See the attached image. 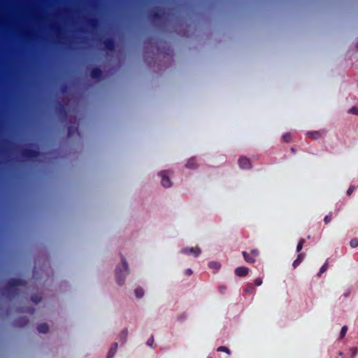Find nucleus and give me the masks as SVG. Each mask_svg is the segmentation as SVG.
<instances>
[{"label": "nucleus", "instance_id": "nucleus-1", "mask_svg": "<svg viewBox=\"0 0 358 358\" xmlns=\"http://www.w3.org/2000/svg\"><path fill=\"white\" fill-rule=\"evenodd\" d=\"M27 285V282L20 278H10L8 280L6 283V286L4 288V294L9 298V299H12L18 295V289L19 286H25Z\"/></svg>", "mask_w": 358, "mask_h": 358}, {"label": "nucleus", "instance_id": "nucleus-2", "mask_svg": "<svg viewBox=\"0 0 358 358\" xmlns=\"http://www.w3.org/2000/svg\"><path fill=\"white\" fill-rule=\"evenodd\" d=\"M122 267L117 266L115 269L116 281L119 285H122L124 282V279L129 273V266L126 259L122 257Z\"/></svg>", "mask_w": 358, "mask_h": 358}, {"label": "nucleus", "instance_id": "nucleus-3", "mask_svg": "<svg viewBox=\"0 0 358 358\" xmlns=\"http://www.w3.org/2000/svg\"><path fill=\"white\" fill-rule=\"evenodd\" d=\"M20 155L25 159H34L40 156V152L38 150L23 148L20 151Z\"/></svg>", "mask_w": 358, "mask_h": 358}, {"label": "nucleus", "instance_id": "nucleus-4", "mask_svg": "<svg viewBox=\"0 0 358 358\" xmlns=\"http://www.w3.org/2000/svg\"><path fill=\"white\" fill-rule=\"evenodd\" d=\"M259 252L257 249H253L250 253L243 251L242 255L245 261L250 264H253L256 262V258L258 257Z\"/></svg>", "mask_w": 358, "mask_h": 358}, {"label": "nucleus", "instance_id": "nucleus-5", "mask_svg": "<svg viewBox=\"0 0 358 358\" xmlns=\"http://www.w3.org/2000/svg\"><path fill=\"white\" fill-rule=\"evenodd\" d=\"M180 253L186 255H193L195 257H197L201 254V250L199 247H191V248H182L180 251Z\"/></svg>", "mask_w": 358, "mask_h": 358}, {"label": "nucleus", "instance_id": "nucleus-6", "mask_svg": "<svg viewBox=\"0 0 358 358\" xmlns=\"http://www.w3.org/2000/svg\"><path fill=\"white\" fill-rule=\"evenodd\" d=\"M159 175L162 177L161 183L164 187L168 188L171 187L172 182L168 176L167 171H162L159 172Z\"/></svg>", "mask_w": 358, "mask_h": 358}, {"label": "nucleus", "instance_id": "nucleus-7", "mask_svg": "<svg viewBox=\"0 0 358 358\" xmlns=\"http://www.w3.org/2000/svg\"><path fill=\"white\" fill-rule=\"evenodd\" d=\"M56 113L63 120H65L67 116L66 110L63 104L58 102L55 107Z\"/></svg>", "mask_w": 358, "mask_h": 358}, {"label": "nucleus", "instance_id": "nucleus-8", "mask_svg": "<svg viewBox=\"0 0 358 358\" xmlns=\"http://www.w3.org/2000/svg\"><path fill=\"white\" fill-rule=\"evenodd\" d=\"M102 43L105 49L107 50L113 51L115 50V41L111 37L105 38L102 41Z\"/></svg>", "mask_w": 358, "mask_h": 358}, {"label": "nucleus", "instance_id": "nucleus-9", "mask_svg": "<svg viewBox=\"0 0 358 358\" xmlns=\"http://www.w3.org/2000/svg\"><path fill=\"white\" fill-rule=\"evenodd\" d=\"M238 164L242 169H249L251 168L250 160L245 157H241L238 159Z\"/></svg>", "mask_w": 358, "mask_h": 358}, {"label": "nucleus", "instance_id": "nucleus-10", "mask_svg": "<svg viewBox=\"0 0 358 358\" xmlns=\"http://www.w3.org/2000/svg\"><path fill=\"white\" fill-rule=\"evenodd\" d=\"M13 323L15 327H24L28 324L29 319L25 316L19 317L14 320Z\"/></svg>", "mask_w": 358, "mask_h": 358}, {"label": "nucleus", "instance_id": "nucleus-11", "mask_svg": "<svg viewBox=\"0 0 358 358\" xmlns=\"http://www.w3.org/2000/svg\"><path fill=\"white\" fill-rule=\"evenodd\" d=\"M103 72L99 67H94L90 72V76L93 79L100 80L102 78Z\"/></svg>", "mask_w": 358, "mask_h": 358}, {"label": "nucleus", "instance_id": "nucleus-12", "mask_svg": "<svg viewBox=\"0 0 358 358\" xmlns=\"http://www.w3.org/2000/svg\"><path fill=\"white\" fill-rule=\"evenodd\" d=\"M234 273L238 277H245L249 273V268L245 266H240L235 269Z\"/></svg>", "mask_w": 358, "mask_h": 358}, {"label": "nucleus", "instance_id": "nucleus-13", "mask_svg": "<svg viewBox=\"0 0 358 358\" xmlns=\"http://www.w3.org/2000/svg\"><path fill=\"white\" fill-rule=\"evenodd\" d=\"M149 18L153 21L160 20L162 18V13L157 10H151L149 13Z\"/></svg>", "mask_w": 358, "mask_h": 358}, {"label": "nucleus", "instance_id": "nucleus-14", "mask_svg": "<svg viewBox=\"0 0 358 358\" xmlns=\"http://www.w3.org/2000/svg\"><path fill=\"white\" fill-rule=\"evenodd\" d=\"M117 343H113L109 350V352L108 353L107 358H113L117 352Z\"/></svg>", "mask_w": 358, "mask_h": 358}, {"label": "nucleus", "instance_id": "nucleus-15", "mask_svg": "<svg viewBox=\"0 0 358 358\" xmlns=\"http://www.w3.org/2000/svg\"><path fill=\"white\" fill-rule=\"evenodd\" d=\"M187 169H194L197 168L196 160L194 157L190 158L186 164Z\"/></svg>", "mask_w": 358, "mask_h": 358}, {"label": "nucleus", "instance_id": "nucleus-16", "mask_svg": "<svg viewBox=\"0 0 358 358\" xmlns=\"http://www.w3.org/2000/svg\"><path fill=\"white\" fill-rule=\"evenodd\" d=\"M37 330L40 333L45 334L49 330V327L47 323H41L38 325Z\"/></svg>", "mask_w": 358, "mask_h": 358}, {"label": "nucleus", "instance_id": "nucleus-17", "mask_svg": "<svg viewBox=\"0 0 358 358\" xmlns=\"http://www.w3.org/2000/svg\"><path fill=\"white\" fill-rule=\"evenodd\" d=\"M307 134L314 139H318L320 137H322L323 134H324V132L315 131H310Z\"/></svg>", "mask_w": 358, "mask_h": 358}, {"label": "nucleus", "instance_id": "nucleus-18", "mask_svg": "<svg viewBox=\"0 0 358 358\" xmlns=\"http://www.w3.org/2000/svg\"><path fill=\"white\" fill-rule=\"evenodd\" d=\"M128 329H124L120 334V341L122 342V343H124L127 341V336H128Z\"/></svg>", "mask_w": 358, "mask_h": 358}, {"label": "nucleus", "instance_id": "nucleus-19", "mask_svg": "<svg viewBox=\"0 0 358 358\" xmlns=\"http://www.w3.org/2000/svg\"><path fill=\"white\" fill-rule=\"evenodd\" d=\"M76 133H78V129L77 127H73L72 126H69L68 127L67 134L69 137L73 136Z\"/></svg>", "mask_w": 358, "mask_h": 358}, {"label": "nucleus", "instance_id": "nucleus-20", "mask_svg": "<svg viewBox=\"0 0 358 358\" xmlns=\"http://www.w3.org/2000/svg\"><path fill=\"white\" fill-rule=\"evenodd\" d=\"M244 292L246 294H252L255 293V289L254 288V286L252 284H248L247 285L246 287L244 289Z\"/></svg>", "mask_w": 358, "mask_h": 358}, {"label": "nucleus", "instance_id": "nucleus-21", "mask_svg": "<svg viewBox=\"0 0 358 358\" xmlns=\"http://www.w3.org/2000/svg\"><path fill=\"white\" fill-rule=\"evenodd\" d=\"M135 295L137 298L141 299L144 295V290L141 287H137L135 291Z\"/></svg>", "mask_w": 358, "mask_h": 358}, {"label": "nucleus", "instance_id": "nucleus-22", "mask_svg": "<svg viewBox=\"0 0 358 358\" xmlns=\"http://www.w3.org/2000/svg\"><path fill=\"white\" fill-rule=\"evenodd\" d=\"M87 24L90 25L92 27H95L98 24V20L96 18H90L87 21Z\"/></svg>", "mask_w": 358, "mask_h": 358}, {"label": "nucleus", "instance_id": "nucleus-23", "mask_svg": "<svg viewBox=\"0 0 358 358\" xmlns=\"http://www.w3.org/2000/svg\"><path fill=\"white\" fill-rule=\"evenodd\" d=\"M306 241L304 238H301L297 244L296 246V252H300V251L302 250L303 246L305 243Z\"/></svg>", "mask_w": 358, "mask_h": 358}, {"label": "nucleus", "instance_id": "nucleus-24", "mask_svg": "<svg viewBox=\"0 0 358 358\" xmlns=\"http://www.w3.org/2000/svg\"><path fill=\"white\" fill-rule=\"evenodd\" d=\"M282 138L285 143H289L292 141V136L290 133H287L285 134Z\"/></svg>", "mask_w": 358, "mask_h": 358}, {"label": "nucleus", "instance_id": "nucleus-25", "mask_svg": "<svg viewBox=\"0 0 358 358\" xmlns=\"http://www.w3.org/2000/svg\"><path fill=\"white\" fill-rule=\"evenodd\" d=\"M217 352H224L229 355L231 354L230 350L226 346H220L217 349Z\"/></svg>", "mask_w": 358, "mask_h": 358}, {"label": "nucleus", "instance_id": "nucleus-26", "mask_svg": "<svg viewBox=\"0 0 358 358\" xmlns=\"http://www.w3.org/2000/svg\"><path fill=\"white\" fill-rule=\"evenodd\" d=\"M348 113L358 115V108L353 106L348 110Z\"/></svg>", "mask_w": 358, "mask_h": 358}, {"label": "nucleus", "instance_id": "nucleus-27", "mask_svg": "<svg viewBox=\"0 0 358 358\" xmlns=\"http://www.w3.org/2000/svg\"><path fill=\"white\" fill-rule=\"evenodd\" d=\"M332 213L330 212L327 215H326L324 218V222L326 224H329L331 220Z\"/></svg>", "mask_w": 358, "mask_h": 358}, {"label": "nucleus", "instance_id": "nucleus-28", "mask_svg": "<svg viewBox=\"0 0 358 358\" xmlns=\"http://www.w3.org/2000/svg\"><path fill=\"white\" fill-rule=\"evenodd\" d=\"M327 262H325L320 268L318 275H321L322 273H324L327 270Z\"/></svg>", "mask_w": 358, "mask_h": 358}, {"label": "nucleus", "instance_id": "nucleus-29", "mask_svg": "<svg viewBox=\"0 0 358 358\" xmlns=\"http://www.w3.org/2000/svg\"><path fill=\"white\" fill-rule=\"evenodd\" d=\"M347 330H348V327L347 326H343L342 327V329L341 330V333H340L341 338H343L345 336Z\"/></svg>", "mask_w": 358, "mask_h": 358}, {"label": "nucleus", "instance_id": "nucleus-30", "mask_svg": "<svg viewBox=\"0 0 358 358\" xmlns=\"http://www.w3.org/2000/svg\"><path fill=\"white\" fill-rule=\"evenodd\" d=\"M210 268H216V269H218L220 268V264H218L217 262H210L209 264H208Z\"/></svg>", "mask_w": 358, "mask_h": 358}, {"label": "nucleus", "instance_id": "nucleus-31", "mask_svg": "<svg viewBox=\"0 0 358 358\" xmlns=\"http://www.w3.org/2000/svg\"><path fill=\"white\" fill-rule=\"evenodd\" d=\"M350 245L353 248L357 247L358 246V239H357V238L352 239L350 242Z\"/></svg>", "mask_w": 358, "mask_h": 358}, {"label": "nucleus", "instance_id": "nucleus-32", "mask_svg": "<svg viewBox=\"0 0 358 358\" xmlns=\"http://www.w3.org/2000/svg\"><path fill=\"white\" fill-rule=\"evenodd\" d=\"M153 343H154V336H151V337L147 341L146 344L148 346H150V347L155 348V346L153 345Z\"/></svg>", "mask_w": 358, "mask_h": 358}, {"label": "nucleus", "instance_id": "nucleus-33", "mask_svg": "<svg viewBox=\"0 0 358 358\" xmlns=\"http://www.w3.org/2000/svg\"><path fill=\"white\" fill-rule=\"evenodd\" d=\"M356 187L355 185H350V187L348 188V189L347 190V195L348 196H350L353 192L355 190Z\"/></svg>", "mask_w": 358, "mask_h": 358}, {"label": "nucleus", "instance_id": "nucleus-34", "mask_svg": "<svg viewBox=\"0 0 358 358\" xmlns=\"http://www.w3.org/2000/svg\"><path fill=\"white\" fill-rule=\"evenodd\" d=\"M31 300L35 303H39L41 301V298L38 296H32L31 297Z\"/></svg>", "mask_w": 358, "mask_h": 358}, {"label": "nucleus", "instance_id": "nucleus-35", "mask_svg": "<svg viewBox=\"0 0 358 358\" xmlns=\"http://www.w3.org/2000/svg\"><path fill=\"white\" fill-rule=\"evenodd\" d=\"M254 284L256 286H260L262 284V279L261 278H257L255 280Z\"/></svg>", "mask_w": 358, "mask_h": 358}, {"label": "nucleus", "instance_id": "nucleus-36", "mask_svg": "<svg viewBox=\"0 0 358 358\" xmlns=\"http://www.w3.org/2000/svg\"><path fill=\"white\" fill-rule=\"evenodd\" d=\"M304 258H305V255L303 253H299L297 256L296 259L298 261H299V262L301 263L303 262V260L304 259Z\"/></svg>", "mask_w": 358, "mask_h": 358}, {"label": "nucleus", "instance_id": "nucleus-37", "mask_svg": "<svg viewBox=\"0 0 358 358\" xmlns=\"http://www.w3.org/2000/svg\"><path fill=\"white\" fill-rule=\"evenodd\" d=\"M350 351H351V354H352V357H355L358 352L357 348H351Z\"/></svg>", "mask_w": 358, "mask_h": 358}, {"label": "nucleus", "instance_id": "nucleus-38", "mask_svg": "<svg viewBox=\"0 0 358 358\" xmlns=\"http://www.w3.org/2000/svg\"><path fill=\"white\" fill-rule=\"evenodd\" d=\"M301 264V262H299V261H298L296 259L294 261L293 264H292V266L294 267V268H296L299 264Z\"/></svg>", "mask_w": 358, "mask_h": 358}, {"label": "nucleus", "instance_id": "nucleus-39", "mask_svg": "<svg viewBox=\"0 0 358 358\" xmlns=\"http://www.w3.org/2000/svg\"><path fill=\"white\" fill-rule=\"evenodd\" d=\"M53 29L59 34L61 31V27L59 26L52 27Z\"/></svg>", "mask_w": 358, "mask_h": 358}, {"label": "nucleus", "instance_id": "nucleus-40", "mask_svg": "<svg viewBox=\"0 0 358 358\" xmlns=\"http://www.w3.org/2000/svg\"><path fill=\"white\" fill-rule=\"evenodd\" d=\"M227 289V287L224 285H220L219 287V290L221 293H224V290Z\"/></svg>", "mask_w": 358, "mask_h": 358}, {"label": "nucleus", "instance_id": "nucleus-41", "mask_svg": "<svg viewBox=\"0 0 358 358\" xmlns=\"http://www.w3.org/2000/svg\"><path fill=\"white\" fill-rule=\"evenodd\" d=\"M185 274L187 275H191L192 274V271L190 268H188L185 271Z\"/></svg>", "mask_w": 358, "mask_h": 358}, {"label": "nucleus", "instance_id": "nucleus-42", "mask_svg": "<svg viewBox=\"0 0 358 358\" xmlns=\"http://www.w3.org/2000/svg\"><path fill=\"white\" fill-rule=\"evenodd\" d=\"M27 313H30V314H33L34 312V308H32V307H30L27 309Z\"/></svg>", "mask_w": 358, "mask_h": 358}, {"label": "nucleus", "instance_id": "nucleus-43", "mask_svg": "<svg viewBox=\"0 0 358 358\" xmlns=\"http://www.w3.org/2000/svg\"><path fill=\"white\" fill-rule=\"evenodd\" d=\"M290 150H291V152L293 154H295L296 152V150L294 148H291Z\"/></svg>", "mask_w": 358, "mask_h": 358}, {"label": "nucleus", "instance_id": "nucleus-44", "mask_svg": "<svg viewBox=\"0 0 358 358\" xmlns=\"http://www.w3.org/2000/svg\"><path fill=\"white\" fill-rule=\"evenodd\" d=\"M338 355H339L340 356H342V355H343V352H340L338 353Z\"/></svg>", "mask_w": 358, "mask_h": 358}, {"label": "nucleus", "instance_id": "nucleus-45", "mask_svg": "<svg viewBox=\"0 0 358 358\" xmlns=\"http://www.w3.org/2000/svg\"><path fill=\"white\" fill-rule=\"evenodd\" d=\"M208 358H211V357H208Z\"/></svg>", "mask_w": 358, "mask_h": 358}]
</instances>
